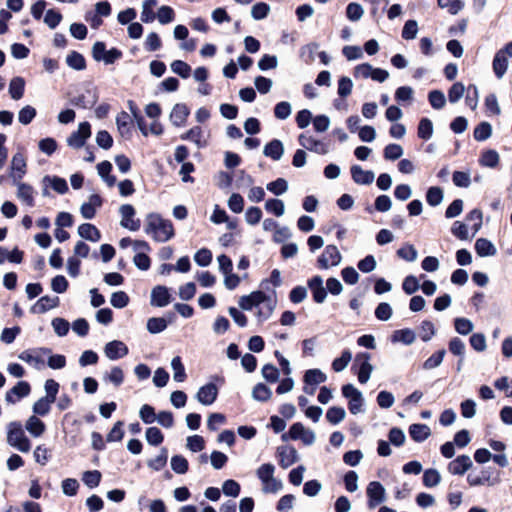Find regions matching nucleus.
<instances>
[{
	"mask_svg": "<svg viewBox=\"0 0 512 512\" xmlns=\"http://www.w3.org/2000/svg\"><path fill=\"white\" fill-rule=\"evenodd\" d=\"M416 339V335L413 330L409 328L396 330L392 335L393 342H401L405 345H411Z\"/></svg>",
	"mask_w": 512,
	"mask_h": 512,
	"instance_id": "34",
	"label": "nucleus"
},
{
	"mask_svg": "<svg viewBox=\"0 0 512 512\" xmlns=\"http://www.w3.org/2000/svg\"><path fill=\"white\" fill-rule=\"evenodd\" d=\"M271 396V389L263 383L256 384L252 390V397L256 401L265 402L268 401Z\"/></svg>",
	"mask_w": 512,
	"mask_h": 512,
	"instance_id": "38",
	"label": "nucleus"
},
{
	"mask_svg": "<svg viewBox=\"0 0 512 512\" xmlns=\"http://www.w3.org/2000/svg\"><path fill=\"white\" fill-rule=\"evenodd\" d=\"M443 190L440 187L433 186L427 190L426 201L430 206H438L443 201Z\"/></svg>",
	"mask_w": 512,
	"mask_h": 512,
	"instance_id": "42",
	"label": "nucleus"
},
{
	"mask_svg": "<svg viewBox=\"0 0 512 512\" xmlns=\"http://www.w3.org/2000/svg\"><path fill=\"white\" fill-rule=\"evenodd\" d=\"M145 233L154 241L165 243L175 235L173 224L158 213H149L145 219Z\"/></svg>",
	"mask_w": 512,
	"mask_h": 512,
	"instance_id": "1",
	"label": "nucleus"
},
{
	"mask_svg": "<svg viewBox=\"0 0 512 512\" xmlns=\"http://www.w3.org/2000/svg\"><path fill=\"white\" fill-rule=\"evenodd\" d=\"M36 109L30 105L24 106L18 113V120L23 125L30 124L35 118Z\"/></svg>",
	"mask_w": 512,
	"mask_h": 512,
	"instance_id": "60",
	"label": "nucleus"
},
{
	"mask_svg": "<svg viewBox=\"0 0 512 512\" xmlns=\"http://www.w3.org/2000/svg\"><path fill=\"white\" fill-rule=\"evenodd\" d=\"M492 134V126L488 122H481L474 129L473 136L477 141H485Z\"/></svg>",
	"mask_w": 512,
	"mask_h": 512,
	"instance_id": "49",
	"label": "nucleus"
},
{
	"mask_svg": "<svg viewBox=\"0 0 512 512\" xmlns=\"http://www.w3.org/2000/svg\"><path fill=\"white\" fill-rule=\"evenodd\" d=\"M267 299L266 295L262 291H255L249 295L242 296L239 299V306L245 311H250L254 307H258Z\"/></svg>",
	"mask_w": 512,
	"mask_h": 512,
	"instance_id": "15",
	"label": "nucleus"
},
{
	"mask_svg": "<svg viewBox=\"0 0 512 512\" xmlns=\"http://www.w3.org/2000/svg\"><path fill=\"white\" fill-rule=\"evenodd\" d=\"M30 391V384L26 381H20L12 389L6 392L5 400L7 403L14 404L20 398L28 396Z\"/></svg>",
	"mask_w": 512,
	"mask_h": 512,
	"instance_id": "16",
	"label": "nucleus"
},
{
	"mask_svg": "<svg viewBox=\"0 0 512 512\" xmlns=\"http://www.w3.org/2000/svg\"><path fill=\"white\" fill-rule=\"evenodd\" d=\"M275 466L271 463L262 464L257 470L256 475L262 482V485L266 483L270 478L274 476Z\"/></svg>",
	"mask_w": 512,
	"mask_h": 512,
	"instance_id": "57",
	"label": "nucleus"
},
{
	"mask_svg": "<svg viewBox=\"0 0 512 512\" xmlns=\"http://www.w3.org/2000/svg\"><path fill=\"white\" fill-rule=\"evenodd\" d=\"M7 443L22 453L31 449V442L27 438L20 422L13 421L7 425Z\"/></svg>",
	"mask_w": 512,
	"mask_h": 512,
	"instance_id": "2",
	"label": "nucleus"
},
{
	"mask_svg": "<svg viewBox=\"0 0 512 512\" xmlns=\"http://www.w3.org/2000/svg\"><path fill=\"white\" fill-rule=\"evenodd\" d=\"M128 352L129 350L127 345L120 340L110 341L104 347V353L110 360L123 358L128 354Z\"/></svg>",
	"mask_w": 512,
	"mask_h": 512,
	"instance_id": "11",
	"label": "nucleus"
},
{
	"mask_svg": "<svg viewBox=\"0 0 512 512\" xmlns=\"http://www.w3.org/2000/svg\"><path fill=\"white\" fill-rule=\"evenodd\" d=\"M308 287L310 288L313 300L316 303H323L327 297V290L323 286V278L316 275L308 280Z\"/></svg>",
	"mask_w": 512,
	"mask_h": 512,
	"instance_id": "18",
	"label": "nucleus"
},
{
	"mask_svg": "<svg viewBox=\"0 0 512 512\" xmlns=\"http://www.w3.org/2000/svg\"><path fill=\"white\" fill-rule=\"evenodd\" d=\"M171 367L173 370V379L176 382H183L186 379V372L179 356H176L172 359Z\"/></svg>",
	"mask_w": 512,
	"mask_h": 512,
	"instance_id": "44",
	"label": "nucleus"
},
{
	"mask_svg": "<svg viewBox=\"0 0 512 512\" xmlns=\"http://www.w3.org/2000/svg\"><path fill=\"white\" fill-rule=\"evenodd\" d=\"M433 135V123L429 118H422L420 119L417 127V136L427 141L429 140Z\"/></svg>",
	"mask_w": 512,
	"mask_h": 512,
	"instance_id": "35",
	"label": "nucleus"
},
{
	"mask_svg": "<svg viewBox=\"0 0 512 512\" xmlns=\"http://www.w3.org/2000/svg\"><path fill=\"white\" fill-rule=\"evenodd\" d=\"M346 411L342 407L333 406L326 412V419L333 425H336L344 420Z\"/></svg>",
	"mask_w": 512,
	"mask_h": 512,
	"instance_id": "46",
	"label": "nucleus"
},
{
	"mask_svg": "<svg viewBox=\"0 0 512 512\" xmlns=\"http://www.w3.org/2000/svg\"><path fill=\"white\" fill-rule=\"evenodd\" d=\"M492 66L497 78L501 79L508 68V60L506 56H503L502 52H497L494 56Z\"/></svg>",
	"mask_w": 512,
	"mask_h": 512,
	"instance_id": "32",
	"label": "nucleus"
},
{
	"mask_svg": "<svg viewBox=\"0 0 512 512\" xmlns=\"http://www.w3.org/2000/svg\"><path fill=\"white\" fill-rule=\"evenodd\" d=\"M145 437L147 442L153 446L160 445L164 440L162 432L157 427H149L145 432Z\"/></svg>",
	"mask_w": 512,
	"mask_h": 512,
	"instance_id": "58",
	"label": "nucleus"
},
{
	"mask_svg": "<svg viewBox=\"0 0 512 512\" xmlns=\"http://www.w3.org/2000/svg\"><path fill=\"white\" fill-rule=\"evenodd\" d=\"M364 14L362 6L358 3H349L346 7V16L350 21H359Z\"/></svg>",
	"mask_w": 512,
	"mask_h": 512,
	"instance_id": "59",
	"label": "nucleus"
},
{
	"mask_svg": "<svg viewBox=\"0 0 512 512\" xmlns=\"http://www.w3.org/2000/svg\"><path fill=\"white\" fill-rule=\"evenodd\" d=\"M171 70L179 75L180 77L186 79L190 76L191 67L182 60H175L171 63Z\"/></svg>",
	"mask_w": 512,
	"mask_h": 512,
	"instance_id": "62",
	"label": "nucleus"
},
{
	"mask_svg": "<svg viewBox=\"0 0 512 512\" xmlns=\"http://www.w3.org/2000/svg\"><path fill=\"white\" fill-rule=\"evenodd\" d=\"M439 7L446 8L451 15L458 14L464 7L461 0H437Z\"/></svg>",
	"mask_w": 512,
	"mask_h": 512,
	"instance_id": "54",
	"label": "nucleus"
},
{
	"mask_svg": "<svg viewBox=\"0 0 512 512\" xmlns=\"http://www.w3.org/2000/svg\"><path fill=\"white\" fill-rule=\"evenodd\" d=\"M326 379L327 376L320 369H309L304 374V382L307 385H318Z\"/></svg>",
	"mask_w": 512,
	"mask_h": 512,
	"instance_id": "37",
	"label": "nucleus"
},
{
	"mask_svg": "<svg viewBox=\"0 0 512 512\" xmlns=\"http://www.w3.org/2000/svg\"><path fill=\"white\" fill-rule=\"evenodd\" d=\"M441 481V475L436 469H427L423 473V484L426 487H435Z\"/></svg>",
	"mask_w": 512,
	"mask_h": 512,
	"instance_id": "53",
	"label": "nucleus"
},
{
	"mask_svg": "<svg viewBox=\"0 0 512 512\" xmlns=\"http://www.w3.org/2000/svg\"><path fill=\"white\" fill-rule=\"evenodd\" d=\"M454 327L457 333L461 335H468L474 329L472 321L464 317L456 318L454 320Z\"/></svg>",
	"mask_w": 512,
	"mask_h": 512,
	"instance_id": "51",
	"label": "nucleus"
},
{
	"mask_svg": "<svg viewBox=\"0 0 512 512\" xmlns=\"http://www.w3.org/2000/svg\"><path fill=\"white\" fill-rule=\"evenodd\" d=\"M499 163V154L495 150H486L480 158V164L485 167L494 168Z\"/></svg>",
	"mask_w": 512,
	"mask_h": 512,
	"instance_id": "47",
	"label": "nucleus"
},
{
	"mask_svg": "<svg viewBox=\"0 0 512 512\" xmlns=\"http://www.w3.org/2000/svg\"><path fill=\"white\" fill-rule=\"evenodd\" d=\"M431 434L426 424H412L409 427V435L415 442L425 441Z\"/></svg>",
	"mask_w": 512,
	"mask_h": 512,
	"instance_id": "29",
	"label": "nucleus"
},
{
	"mask_svg": "<svg viewBox=\"0 0 512 512\" xmlns=\"http://www.w3.org/2000/svg\"><path fill=\"white\" fill-rule=\"evenodd\" d=\"M276 454L279 459V465L283 469L290 467L299 459L297 450L293 446L289 445L279 446Z\"/></svg>",
	"mask_w": 512,
	"mask_h": 512,
	"instance_id": "9",
	"label": "nucleus"
},
{
	"mask_svg": "<svg viewBox=\"0 0 512 512\" xmlns=\"http://www.w3.org/2000/svg\"><path fill=\"white\" fill-rule=\"evenodd\" d=\"M428 100L430 105L437 110L442 109L446 103L445 95L440 90L430 91L428 94Z\"/></svg>",
	"mask_w": 512,
	"mask_h": 512,
	"instance_id": "55",
	"label": "nucleus"
},
{
	"mask_svg": "<svg viewBox=\"0 0 512 512\" xmlns=\"http://www.w3.org/2000/svg\"><path fill=\"white\" fill-rule=\"evenodd\" d=\"M98 101V95L95 90L87 89L84 93L70 99L73 106L89 109L92 108Z\"/></svg>",
	"mask_w": 512,
	"mask_h": 512,
	"instance_id": "12",
	"label": "nucleus"
},
{
	"mask_svg": "<svg viewBox=\"0 0 512 512\" xmlns=\"http://www.w3.org/2000/svg\"><path fill=\"white\" fill-rule=\"evenodd\" d=\"M102 198L98 194L90 195L87 202L83 203L80 212L83 218L93 219L96 215V209L101 207Z\"/></svg>",
	"mask_w": 512,
	"mask_h": 512,
	"instance_id": "20",
	"label": "nucleus"
},
{
	"mask_svg": "<svg viewBox=\"0 0 512 512\" xmlns=\"http://www.w3.org/2000/svg\"><path fill=\"white\" fill-rule=\"evenodd\" d=\"M91 136V126L88 122L79 124L78 130L73 132L67 138L68 146L72 148H81L85 145L86 140Z\"/></svg>",
	"mask_w": 512,
	"mask_h": 512,
	"instance_id": "7",
	"label": "nucleus"
},
{
	"mask_svg": "<svg viewBox=\"0 0 512 512\" xmlns=\"http://www.w3.org/2000/svg\"><path fill=\"white\" fill-rule=\"evenodd\" d=\"M66 63L69 67H71L72 69L78 70V71H81V70L85 69V67H86V62H85L84 57L76 51H72L67 56Z\"/></svg>",
	"mask_w": 512,
	"mask_h": 512,
	"instance_id": "45",
	"label": "nucleus"
},
{
	"mask_svg": "<svg viewBox=\"0 0 512 512\" xmlns=\"http://www.w3.org/2000/svg\"><path fill=\"white\" fill-rule=\"evenodd\" d=\"M59 305V298L57 296H43L41 297L32 307L31 312L34 314H42L50 309H53Z\"/></svg>",
	"mask_w": 512,
	"mask_h": 512,
	"instance_id": "24",
	"label": "nucleus"
},
{
	"mask_svg": "<svg viewBox=\"0 0 512 512\" xmlns=\"http://www.w3.org/2000/svg\"><path fill=\"white\" fill-rule=\"evenodd\" d=\"M342 256L335 245H327L323 253L319 256L317 263L319 268L328 269L331 266L340 264Z\"/></svg>",
	"mask_w": 512,
	"mask_h": 512,
	"instance_id": "4",
	"label": "nucleus"
},
{
	"mask_svg": "<svg viewBox=\"0 0 512 512\" xmlns=\"http://www.w3.org/2000/svg\"><path fill=\"white\" fill-rule=\"evenodd\" d=\"M167 459H168V450H167V448L162 447L160 450V454L157 457L150 459L147 462V465H148V467H150L151 469H153L155 471H160L162 468H164L166 466Z\"/></svg>",
	"mask_w": 512,
	"mask_h": 512,
	"instance_id": "40",
	"label": "nucleus"
},
{
	"mask_svg": "<svg viewBox=\"0 0 512 512\" xmlns=\"http://www.w3.org/2000/svg\"><path fill=\"white\" fill-rule=\"evenodd\" d=\"M52 327L54 329V332L59 336L63 337L66 336L70 329V324L67 320L64 318H54L52 320Z\"/></svg>",
	"mask_w": 512,
	"mask_h": 512,
	"instance_id": "64",
	"label": "nucleus"
},
{
	"mask_svg": "<svg viewBox=\"0 0 512 512\" xmlns=\"http://www.w3.org/2000/svg\"><path fill=\"white\" fill-rule=\"evenodd\" d=\"M25 428L32 436L39 437L45 431V424L38 417L33 415L26 421Z\"/></svg>",
	"mask_w": 512,
	"mask_h": 512,
	"instance_id": "31",
	"label": "nucleus"
},
{
	"mask_svg": "<svg viewBox=\"0 0 512 512\" xmlns=\"http://www.w3.org/2000/svg\"><path fill=\"white\" fill-rule=\"evenodd\" d=\"M167 328V321L162 317H152L147 321V330L152 334H157Z\"/></svg>",
	"mask_w": 512,
	"mask_h": 512,
	"instance_id": "50",
	"label": "nucleus"
},
{
	"mask_svg": "<svg viewBox=\"0 0 512 512\" xmlns=\"http://www.w3.org/2000/svg\"><path fill=\"white\" fill-rule=\"evenodd\" d=\"M189 113L190 111L185 104L178 103L173 107L170 113V120L173 123V125L177 127L183 126L186 122Z\"/></svg>",
	"mask_w": 512,
	"mask_h": 512,
	"instance_id": "26",
	"label": "nucleus"
},
{
	"mask_svg": "<svg viewBox=\"0 0 512 512\" xmlns=\"http://www.w3.org/2000/svg\"><path fill=\"white\" fill-rule=\"evenodd\" d=\"M78 234L81 238L91 242H98L101 239L100 231L90 223L81 224L78 227Z\"/></svg>",
	"mask_w": 512,
	"mask_h": 512,
	"instance_id": "28",
	"label": "nucleus"
},
{
	"mask_svg": "<svg viewBox=\"0 0 512 512\" xmlns=\"http://www.w3.org/2000/svg\"><path fill=\"white\" fill-rule=\"evenodd\" d=\"M299 144L310 151H314L318 154L328 153V147L325 143L315 139L314 137L305 133L300 134L298 137Z\"/></svg>",
	"mask_w": 512,
	"mask_h": 512,
	"instance_id": "14",
	"label": "nucleus"
},
{
	"mask_svg": "<svg viewBox=\"0 0 512 512\" xmlns=\"http://www.w3.org/2000/svg\"><path fill=\"white\" fill-rule=\"evenodd\" d=\"M368 506L375 508L385 501V488L378 481H372L367 487Z\"/></svg>",
	"mask_w": 512,
	"mask_h": 512,
	"instance_id": "10",
	"label": "nucleus"
},
{
	"mask_svg": "<svg viewBox=\"0 0 512 512\" xmlns=\"http://www.w3.org/2000/svg\"><path fill=\"white\" fill-rule=\"evenodd\" d=\"M397 256L405 261L414 262L418 257V252L412 244H405L397 250Z\"/></svg>",
	"mask_w": 512,
	"mask_h": 512,
	"instance_id": "48",
	"label": "nucleus"
},
{
	"mask_svg": "<svg viewBox=\"0 0 512 512\" xmlns=\"http://www.w3.org/2000/svg\"><path fill=\"white\" fill-rule=\"evenodd\" d=\"M25 81L21 77H14L9 84V94L12 99L19 100L24 95Z\"/></svg>",
	"mask_w": 512,
	"mask_h": 512,
	"instance_id": "33",
	"label": "nucleus"
},
{
	"mask_svg": "<svg viewBox=\"0 0 512 512\" xmlns=\"http://www.w3.org/2000/svg\"><path fill=\"white\" fill-rule=\"evenodd\" d=\"M351 176L355 183L360 185H369L374 181L375 175L370 170H364L359 165L351 167Z\"/></svg>",
	"mask_w": 512,
	"mask_h": 512,
	"instance_id": "23",
	"label": "nucleus"
},
{
	"mask_svg": "<svg viewBox=\"0 0 512 512\" xmlns=\"http://www.w3.org/2000/svg\"><path fill=\"white\" fill-rule=\"evenodd\" d=\"M446 355L445 349H440L434 354H432L428 359H426L423 363V369L424 370H432L434 368H437L441 365L443 362V359Z\"/></svg>",
	"mask_w": 512,
	"mask_h": 512,
	"instance_id": "39",
	"label": "nucleus"
},
{
	"mask_svg": "<svg viewBox=\"0 0 512 512\" xmlns=\"http://www.w3.org/2000/svg\"><path fill=\"white\" fill-rule=\"evenodd\" d=\"M43 183L47 186L49 184L53 190L58 192L59 194H64L68 191V185L65 179L57 177V176H45L43 178Z\"/></svg>",
	"mask_w": 512,
	"mask_h": 512,
	"instance_id": "36",
	"label": "nucleus"
},
{
	"mask_svg": "<svg viewBox=\"0 0 512 512\" xmlns=\"http://www.w3.org/2000/svg\"><path fill=\"white\" fill-rule=\"evenodd\" d=\"M472 465L473 462L468 455H460L449 462L447 470L453 475H463L472 467Z\"/></svg>",
	"mask_w": 512,
	"mask_h": 512,
	"instance_id": "17",
	"label": "nucleus"
},
{
	"mask_svg": "<svg viewBox=\"0 0 512 512\" xmlns=\"http://www.w3.org/2000/svg\"><path fill=\"white\" fill-rule=\"evenodd\" d=\"M180 138L195 143L198 148L207 146V140L204 138V132L200 126L192 127L190 130L183 133Z\"/></svg>",
	"mask_w": 512,
	"mask_h": 512,
	"instance_id": "25",
	"label": "nucleus"
},
{
	"mask_svg": "<svg viewBox=\"0 0 512 512\" xmlns=\"http://www.w3.org/2000/svg\"><path fill=\"white\" fill-rule=\"evenodd\" d=\"M82 480L89 488H95L100 484L101 473L98 470L86 471L83 474Z\"/></svg>",
	"mask_w": 512,
	"mask_h": 512,
	"instance_id": "63",
	"label": "nucleus"
},
{
	"mask_svg": "<svg viewBox=\"0 0 512 512\" xmlns=\"http://www.w3.org/2000/svg\"><path fill=\"white\" fill-rule=\"evenodd\" d=\"M121 215L120 225L130 231H137L140 228V220L134 219L136 211L131 204H123L119 208Z\"/></svg>",
	"mask_w": 512,
	"mask_h": 512,
	"instance_id": "5",
	"label": "nucleus"
},
{
	"mask_svg": "<svg viewBox=\"0 0 512 512\" xmlns=\"http://www.w3.org/2000/svg\"><path fill=\"white\" fill-rule=\"evenodd\" d=\"M92 55L96 61H104L105 64H113L122 57V52L117 48L106 50L104 42L98 41L92 47Z\"/></svg>",
	"mask_w": 512,
	"mask_h": 512,
	"instance_id": "3",
	"label": "nucleus"
},
{
	"mask_svg": "<svg viewBox=\"0 0 512 512\" xmlns=\"http://www.w3.org/2000/svg\"><path fill=\"white\" fill-rule=\"evenodd\" d=\"M352 359V353L349 350H344L339 358H336L332 362V369L335 372L343 371Z\"/></svg>",
	"mask_w": 512,
	"mask_h": 512,
	"instance_id": "52",
	"label": "nucleus"
},
{
	"mask_svg": "<svg viewBox=\"0 0 512 512\" xmlns=\"http://www.w3.org/2000/svg\"><path fill=\"white\" fill-rule=\"evenodd\" d=\"M265 209L267 212L272 213L277 217H280L285 212L284 202L276 198L268 199L265 202Z\"/></svg>",
	"mask_w": 512,
	"mask_h": 512,
	"instance_id": "43",
	"label": "nucleus"
},
{
	"mask_svg": "<svg viewBox=\"0 0 512 512\" xmlns=\"http://www.w3.org/2000/svg\"><path fill=\"white\" fill-rule=\"evenodd\" d=\"M11 177L13 182L19 181L26 173V158L23 153L18 152L13 155L11 160Z\"/></svg>",
	"mask_w": 512,
	"mask_h": 512,
	"instance_id": "19",
	"label": "nucleus"
},
{
	"mask_svg": "<svg viewBox=\"0 0 512 512\" xmlns=\"http://www.w3.org/2000/svg\"><path fill=\"white\" fill-rule=\"evenodd\" d=\"M131 117L127 112H121L116 118V124L121 135H128L131 131Z\"/></svg>",
	"mask_w": 512,
	"mask_h": 512,
	"instance_id": "41",
	"label": "nucleus"
},
{
	"mask_svg": "<svg viewBox=\"0 0 512 512\" xmlns=\"http://www.w3.org/2000/svg\"><path fill=\"white\" fill-rule=\"evenodd\" d=\"M218 395V388L214 383H208L198 390L196 399L205 406L212 405Z\"/></svg>",
	"mask_w": 512,
	"mask_h": 512,
	"instance_id": "13",
	"label": "nucleus"
},
{
	"mask_svg": "<svg viewBox=\"0 0 512 512\" xmlns=\"http://www.w3.org/2000/svg\"><path fill=\"white\" fill-rule=\"evenodd\" d=\"M170 294L165 286H156L151 291V305L155 307H165L170 303Z\"/></svg>",
	"mask_w": 512,
	"mask_h": 512,
	"instance_id": "22",
	"label": "nucleus"
},
{
	"mask_svg": "<svg viewBox=\"0 0 512 512\" xmlns=\"http://www.w3.org/2000/svg\"><path fill=\"white\" fill-rule=\"evenodd\" d=\"M371 356L367 352L358 353L355 357V363L358 365V380L361 384H365L370 379L373 366L370 363Z\"/></svg>",
	"mask_w": 512,
	"mask_h": 512,
	"instance_id": "6",
	"label": "nucleus"
},
{
	"mask_svg": "<svg viewBox=\"0 0 512 512\" xmlns=\"http://www.w3.org/2000/svg\"><path fill=\"white\" fill-rule=\"evenodd\" d=\"M476 253L480 257L494 256L496 254V248L491 241L485 238H479L475 242Z\"/></svg>",
	"mask_w": 512,
	"mask_h": 512,
	"instance_id": "30",
	"label": "nucleus"
},
{
	"mask_svg": "<svg viewBox=\"0 0 512 512\" xmlns=\"http://www.w3.org/2000/svg\"><path fill=\"white\" fill-rule=\"evenodd\" d=\"M171 468L177 474H185L188 471V461L181 455L171 458Z\"/></svg>",
	"mask_w": 512,
	"mask_h": 512,
	"instance_id": "61",
	"label": "nucleus"
},
{
	"mask_svg": "<svg viewBox=\"0 0 512 512\" xmlns=\"http://www.w3.org/2000/svg\"><path fill=\"white\" fill-rule=\"evenodd\" d=\"M14 185L17 186V197L18 199L29 207H33L34 202V189L31 185L19 181H14Z\"/></svg>",
	"mask_w": 512,
	"mask_h": 512,
	"instance_id": "21",
	"label": "nucleus"
},
{
	"mask_svg": "<svg viewBox=\"0 0 512 512\" xmlns=\"http://www.w3.org/2000/svg\"><path fill=\"white\" fill-rule=\"evenodd\" d=\"M40 353L51 354V349L41 348L34 351H23L19 354V359L40 370L44 367L45 361Z\"/></svg>",
	"mask_w": 512,
	"mask_h": 512,
	"instance_id": "8",
	"label": "nucleus"
},
{
	"mask_svg": "<svg viewBox=\"0 0 512 512\" xmlns=\"http://www.w3.org/2000/svg\"><path fill=\"white\" fill-rule=\"evenodd\" d=\"M263 154L274 161H278L284 154V146L280 140L273 139L264 146Z\"/></svg>",
	"mask_w": 512,
	"mask_h": 512,
	"instance_id": "27",
	"label": "nucleus"
},
{
	"mask_svg": "<svg viewBox=\"0 0 512 512\" xmlns=\"http://www.w3.org/2000/svg\"><path fill=\"white\" fill-rule=\"evenodd\" d=\"M267 190L276 196L284 194L288 190V182L284 178H278L267 184Z\"/></svg>",
	"mask_w": 512,
	"mask_h": 512,
	"instance_id": "56",
	"label": "nucleus"
}]
</instances>
